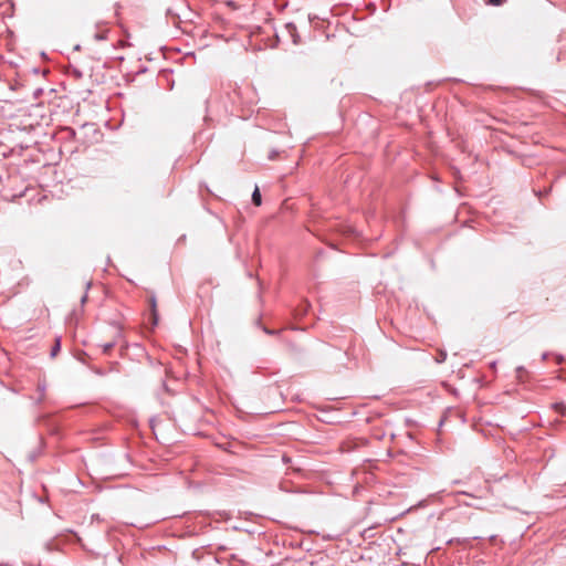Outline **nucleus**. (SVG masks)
Here are the masks:
<instances>
[{
    "label": "nucleus",
    "instance_id": "nucleus-1",
    "mask_svg": "<svg viewBox=\"0 0 566 566\" xmlns=\"http://www.w3.org/2000/svg\"><path fill=\"white\" fill-rule=\"evenodd\" d=\"M95 28L96 31L93 34L95 41H105L108 39L109 29L104 21L96 22Z\"/></svg>",
    "mask_w": 566,
    "mask_h": 566
},
{
    "label": "nucleus",
    "instance_id": "nucleus-2",
    "mask_svg": "<svg viewBox=\"0 0 566 566\" xmlns=\"http://www.w3.org/2000/svg\"><path fill=\"white\" fill-rule=\"evenodd\" d=\"M122 336H123L122 331L119 328H117L114 338L111 342L102 345V353L104 355H108L111 353V350L114 348V346L117 344V339L122 338Z\"/></svg>",
    "mask_w": 566,
    "mask_h": 566
},
{
    "label": "nucleus",
    "instance_id": "nucleus-3",
    "mask_svg": "<svg viewBox=\"0 0 566 566\" xmlns=\"http://www.w3.org/2000/svg\"><path fill=\"white\" fill-rule=\"evenodd\" d=\"M285 30L289 33L293 44H298L301 42V38L297 33L296 25L292 22L285 24Z\"/></svg>",
    "mask_w": 566,
    "mask_h": 566
},
{
    "label": "nucleus",
    "instance_id": "nucleus-4",
    "mask_svg": "<svg viewBox=\"0 0 566 566\" xmlns=\"http://www.w3.org/2000/svg\"><path fill=\"white\" fill-rule=\"evenodd\" d=\"M150 307H151L153 324L157 325L158 314H157V310H156V298L154 296L150 298Z\"/></svg>",
    "mask_w": 566,
    "mask_h": 566
},
{
    "label": "nucleus",
    "instance_id": "nucleus-5",
    "mask_svg": "<svg viewBox=\"0 0 566 566\" xmlns=\"http://www.w3.org/2000/svg\"><path fill=\"white\" fill-rule=\"evenodd\" d=\"M252 202L254 206H261V203H262L261 192L258 187H255L252 192Z\"/></svg>",
    "mask_w": 566,
    "mask_h": 566
},
{
    "label": "nucleus",
    "instance_id": "nucleus-6",
    "mask_svg": "<svg viewBox=\"0 0 566 566\" xmlns=\"http://www.w3.org/2000/svg\"><path fill=\"white\" fill-rule=\"evenodd\" d=\"M60 349H61V337H55L54 345L52 346L51 353H50L51 357L52 358L55 357L59 354Z\"/></svg>",
    "mask_w": 566,
    "mask_h": 566
},
{
    "label": "nucleus",
    "instance_id": "nucleus-7",
    "mask_svg": "<svg viewBox=\"0 0 566 566\" xmlns=\"http://www.w3.org/2000/svg\"><path fill=\"white\" fill-rule=\"evenodd\" d=\"M256 324H258V326H260V327L262 328V331H263L266 335H271V336H272V335H279V334L281 333V331H279V329H271V328H269V327H266V326H262V325H261V321H260V319H258V321H256Z\"/></svg>",
    "mask_w": 566,
    "mask_h": 566
},
{
    "label": "nucleus",
    "instance_id": "nucleus-8",
    "mask_svg": "<svg viewBox=\"0 0 566 566\" xmlns=\"http://www.w3.org/2000/svg\"><path fill=\"white\" fill-rule=\"evenodd\" d=\"M45 389H46V385H45V381H42V382H39L38 384V391L40 394V397L38 399V402H41L43 399H44V396H45Z\"/></svg>",
    "mask_w": 566,
    "mask_h": 566
},
{
    "label": "nucleus",
    "instance_id": "nucleus-9",
    "mask_svg": "<svg viewBox=\"0 0 566 566\" xmlns=\"http://www.w3.org/2000/svg\"><path fill=\"white\" fill-rule=\"evenodd\" d=\"M554 409L560 415L566 417V405L564 402L554 403Z\"/></svg>",
    "mask_w": 566,
    "mask_h": 566
},
{
    "label": "nucleus",
    "instance_id": "nucleus-10",
    "mask_svg": "<svg viewBox=\"0 0 566 566\" xmlns=\"http://www.w3.org/2000/svg\"><path fill=\"white\" fill-rule=\"evenodd\" d=\"M524 374H527V370L523 366H518L516 368V378H518L520 380H523Z\"/></svg>",
    "mask_w": 566,
    "mask_h": 566
},
{
    "label": "nucleus",
    "instance_id": "nucleus-11",
    "mask_svg": "<svg viewBox=\"0 0 566 566\" xmlns=\"http://www.w3.org/2000/svg\"><path fill=\"white\" fill-rule=\"evenodd\" d=\"M506 0H488V3L492 4V6H501L505 2Z\"/></svg>",
    "mask_w": 566,
    "mask_h": 566
},
{
    "label": "nucleus",
    "instance_id": "nucleus-12",
    "mask_svg": "<svg viewBox=\"0 0 566 566\" xmlns=\"http://www.w3.org/2000/svg\"><path fill=\"white\" fill-rule=\"evenodd\" d=\"M446 357H447V354H446V353H441V354H440V356H439V358H437V361H438V363H442V361H444V360H446Z\"/></svg>",
    "mask_w": 566,
    "mask_h": 566
},
{
    "label": "nucleus",
    "instance_id": "nucleus-13",
    "mask_svg": "<svg viewBox=\"0 0 566 566\" xmlns=\"http://www.w3.org/2000/svg\"><path fill=\"white\" fill-rule=\"evenodd\" d=\"M276 156H277V151L273 150V151L270 153L269 159L273 160V159L276 158Z\"/></svg>",
    "mask_w": 566,
    "mask_h": 566
},
{
    "label": "nucleus",
    "instance_id": "nucleus-14",
    "mask_svg": "<svg viewBox=\"0 0 566 566\" xmlns=\"http://www.w3.org/2000/svg\"><path fill=\"white\" fill-rule=\"evenodd\" d=\"M490 368H491L492 370H496V361H492V363H490Z\"/></svg>",
    "mask_w": 566,
    "mask_h": 566
},
{
    "label": "nucleus",
    "instance_id": "nucleus-15",
    "mask_svg": "<svg viewBox=\"0 0 566 566\" xmlns=\"http://www.w3.org/2000/svg\"><path fill=\"white\" fill-rule=\"evenodd\" d=\"M86 300H87V295H84V296H82L81 302H82V303H85V302H86Z\"/></svg>",
    "mask_w": 566,
    "mask_h": 566
},
{
    "label": "nucleus",
    "instance_id": "nucleus-16",
    "mask_svg": "<svg viewBox=\"0 0 566 566\" xmlns=\"http://www.w3.org/2000/svg\"><path fill=\"white\" fill-rule=\"evenodd\" d=\"M547 357H548V354H547V353H544V354L542 355V359H543V360L547 359Z\"/></svg>",
    "mask_w": 566,
    "mask_h": 566
},
{
    "label": "nucleus",
    "instance_id": "nucleus-17",
    "mask_svg": "<svg viewBox=\"0 0 566 566\" xmlns=\"http://www.w3.org/2000/svg\"><path fill=\"white\" fill-rule=\"evenodd\" d=\"M563 358L560 356L557 357V363H562Z\"/></svg>",
    "mask_w": 566,
    "mask_h": 566
},
{
    "label": "nucleus",
    "instance_id": "nucleus-18",
    "mask_svg": "<svg viewBox=\"0 0 566 566\" xmlns=\"http://www.w3.org/2000/svg\"><path fill=\"white\" fill-rule=\"evenodd\" d=\"M74 50L80 51L81 46L80 45H75Z\"/></svg>",
    "mask_w": 566,
    "mask_h": 566
}]
</instances>
